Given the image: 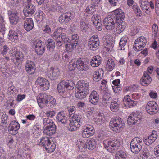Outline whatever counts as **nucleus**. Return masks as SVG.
Returning <instances> with one entry per match:
<instances>
[{
	"label": "nucleus",
	"mask_w": 159,
	"mask_h": 159,
	"mask_svg": "<svg viewBox=\"0 0 159 159\" xmlns=\"http://www.w3.org/2000/svg\"><path fill=\"white\" fill-rule=\"evenodd\" d=\"M117 26L116 28V34H118L122 32L126 27V24L122 21H119V23H116Z\"/></svg>",
	"instance_id": "31"
},
{
	"label": "nucleus",
	"mask_w": 159,
	"mask_h": 159,
	"mask_svg": "<svg viewBox=\"0 0 159 159\" xmlns=\"http://www.w3.org/2000/svg\"><path fill=\"white\" fill-rule=\"evenodd\" d=\"M104 147L108 148L111 147L114 148L113 149H117L120 145L119 142L116 139H110L104 140L103 141Z\"/></svg>",
	"instance_id": "9"
},
{
	"label": "nucleus",
	"mask_w": 159,
	"mask_h": 159,
	"mask_svg": "<svg viewBox=\"0 0 159 159\" xmlns=\"http://www.w3.org/2000/svg\"><path fill=\"white\" fill-rule=\"evenodd\" d=\"M8 38L11 41L14 42L18 39V35L16 32L12 30H10L8 34Z\"/></svg>",
	"instance_id": "35"
},
{
	"label": "nucleus",
	"mask_w": 159,
	"mask_h": 159,
	"mask_svg": "<svg viewBox=\"0 0 159 159\" xmlns=\"http://www.w3.org/2000/svg\"><path fill=\"white\" fill-rule=\"evenodd\" d=\"M132 8L137 16H141L142 15L141 11L138 6L134 5L132 7Z\"/></svg>",
	"instance_id": "51"
},
{
	"label": "nucleus",
	"mask_w": 159,
	"mask_h": 159,
	"mask_svg": "<svg viewBox=\"0 0 159 159\" xmlns=\"http://www.w3.org/2000/svg\"><path fill=\"white\" fill-rule=\"evenodd\" d=\"M134 117V119L135 120V122L137 124H139L142 118L141 115L140 114H135L134 115H132Z\"/></svg>",
	"instance_id": "50"
},
{
	"label": "nucleus",
	"mask_w": 159,
	"mask_h": 159,
	"mask_svg": "<svg viewBox=\"0 0 159 159\" xmlns=\"http://www.w3.org/2000/svg\"><path fill=\"white\" fill-rule=\"evenodd\" d=\"M111 95L108 91H106L103 96L102 101L103 102L107 103L111 100Z\"/></svg>",
	"instance_id": "40"
},
{
	"label": "nucleus",
	"mask_w": 159,
	"mask_h": 159,
	"mask_svg": "<svg viewBox=\"0 0 159 159\" xmlns=\"http://www.w3.org/2000/svg\"><path fill=\"white\" fill-rule=\"evenodd\" d=\"M114 16L116 18V23H119V21H122L125 18L124 13L120 9H117L114 11Z\"/></svg>",
	"instance_id": "21"
},
{
	"label": "nucleus",
	"mask_w": 159,
	"mask_h": 159,
	"mask_svg": "<svg viewBox=\"0 0 159 159\" xmlns=\"http://www.w3.org/2000/svg\"><path fill=\"white\" fill-rule=\"evenodd\" d=\"M127 155L124 151L120 150L116 152V155L115 156L116 159H126Z\"/></svg>",
	"instance_id": "39"
},
{
	"label": "nucleus",
	"mask_w": 159,
	"mask_h": 159,
	"mask_svg": "<svg viewBox=\"0 0 159 159\" xmlns=\"http://www.w3.org/2000/svg\"><path fill=\"white\" fill-rule=\"evenodd\" d=\"M80 71H86L89 69V66L86 64H84L81 58H79L77 60H72L69 63V69L70 71H72L75 68Z\"/></svg>",
	"instance_id": "1"
},
{
	"label": "nucleus",
	"mask_w": 159,
	"mask_h": 159,
	"mask_svg": "<svg viewBox=\"0 0 159 159\" xmlns=\"http://www.w3.org/2000/svg\"><path fill=\"white\" fill-rule=\"evenodd\" d=\"M36 83L40 87H43L44 90L48 89L49 88V82L45 78L40 77H38L36 81Z\"/></svg>",
	"instance_id": "18"
},
{
	"label": "nucleus",
	"mask_w": 159,
	"mask_h": 159,
	"mask_svg": "<svg viewBox=\"0 0 159 159\" xmlns=\"http://www.w3.org/2000/svg\"><path fill=\"white\" fill-rule=\"evenodd\" d=\"M62 28L60 27L58 30H56L52 34V37L55 40H56L58 37L60 36L62 33L60 32L61 30H62Z\"/></svg>",
	"instance_id": "52"
},
{
	"label": "nucleus",
	"mask_w": 159,
	"mask_h": 159,
	"mask_svg": "<svg viewBox=\"0 0 159 159\" xmlns=\"http://www.w3.org/2000/svg\"><path fill=\"white\" fill-rule=\"evenodd\" d=\"M137 45L134 43V46L133 48L135 50V51H138L140 50H142L143 48H144V47H143V45H142V46L140 45H137L138 46H136Z\"/></svg>",
	"instance_id": "63"
},
{
	"label": "nucleus",
	"mask_w": 159,
	"mask_h": 159,
	"mask_svg": "<svg viewBox=\"0 0 159 159\" xmlns=\"http://www.w3.org/2000/svg\"><path fill=\"white\" fill-rule=\"evenodd\" d=\"M32 42L35 46V50L36 53L39 55H42L45 51V46L43 43L39 40H32Z\"/></svg>",
	"instance_id": "6"
},
{
	"label": "nucleus",
	"mask_w": 159,
	"mask_h": 159,
	"mask_svg": "<svg viewBox=\"0 0 159 159\" xmlns=\"http://www.w3.org/2000/svg\"><path fill=\"white\" fill-rule=\"evenodd\" d=\"M10 23L12 25H16L19 20V14L16 11H8Z\"/></svg>",
	"instance_id": "10"
},
{
	"label": "nucleus",
	"mask_w": 159,
	"mask_h": 159,
	"mask_svg": "<svg viewBox=\"0 0 159 159\" xmlns=\"http://www.w3.org/2000/svg\"><path fill=\"white\" fill-rule=\"evenodd\" d=\"M56 114V112L54 111H48L46 113V116L50 118L54 116Z\"/></svg>",
	"instance_id": "61"
},
{
	"label": "nucleus",
	"mask_w": 159,
	"mask_h": 159,
	"mask_svg": "<svg viewBox=\"0 0 159 159\" xmlns=\"http://www.w3.org/2000/svg\"><path fill=\"white\" fill-rule=\"evenodd\" d=\"M9 126H11V127L14 128V129L16 130H18L20 127V124L15 121H11Z\"/></svg>",
	"instance_id": "56"
},
{
	"label": "nucleus",
	"mask_w": 159,
	"mask_h": 159,
	"mask_svg": "<svg viewBox=\"0 0 159 159\" xmlns=\"http://www.w3.org/2000/svg\"><path fill=\"white\" fill-rule=\"evenodd\" d=\"M128 95L125 96L123 100L124 105L129 108L136 105L137 104L136 101L132 100Z\"/></svg>",
	"instance_id": "22"
},
{
	"label": "nucleus",
	"mask_w": 159,
	"mask_h": 159,
	"mask_svg": "<svg viewBox=\"0 0 159 159\" xmlns=\"http://www.w3.org/2000/svg\"><path fill=\"white\" fill-rule=\"evenodd\" d=\"M56 127L55 124L52 122L45 128L43 133L47 135L51 136L56 133Z\"/></svg>",
	"instance_id": "13"
},
{
	"label": "nucleus",
	"mask_w": 159,
	"mask_h": 159,
	"mask_svg": "<svg viewBox=\"0 0 159 159\" xmlns=\"http://www.w3.org/2000/svg\"><path fill=\"white\" fill-rule=\"evenodd\" d=\"M140 6L142 9L147 10L148 8V2L147 0H141Z\"/></svg>",
	"instance_id": "48"
},
{
	"label": "nucleus",
	"mask_w": 159,
	"mask_h": 159,
	"mask_svg": "<svg viewBox=\"0 0 159 159\" xmlns=\"http://www.w3.org/2000/svg\"><path fill=\"white\" fill-rule=\"evenodd\" d=\"M147 39L146 38L143 36H141L137 38L135 41L134 43L137 45H143V47H145L146 45V43H147ZM136 46H138V45Z\"/></svg>",
	"instance_id": "37"
},
{
	"label": "nucleus",
	"mask_w": 159,
	"mask_h": 159,
	"mask_svg": "<svg viewBox=\"0 0 159 159\" xmlns=\"http://www.w3.org/2000/svg\"><path fill=\"white\" fill-rule=\"evenodd\" d=\"M96 140L93 139H89L87 143L86 144L82 145L84 148H88L89 150H92L96 147Z\"/></svg>",
	"instance_id": "30"
},
{
	"label": "nucleus",
	"mask_w": 159,
	"mask_h": 159,
	"mask_svg": "<svg viewBox=\"0 0 159 159\" xmlns=\"http://www.w3.org/2000/svg\"><path fill=\"white\" fill-rule=\"evenodd\" d=\"M9 133L13 135H15L18 133V130H15L14 128L11 127V126H9L8 128Z\"/></svg>",
	"instance_id": "60"
},
{
	"label": "nucleus",
	"mask_w": 159,
	"mask_h": 159,
	"mask_svg": "<svg viewBox=\"0 0 159 159\" xmlns=\"http://www.w3.org/2000/svg\"><path fill=\"white\" fill-rule=\"evenodd\" d=\"M66 36L64 33H62L58 38L56 39V41H66L67 39H66Z\"/></svg>",
	"instance_id": "62"
},
{
	"label": "nucleus",
	"mask_w": 159,
	"mask_h": 159,
	"mask_svg": "<svg viewBox=\"0 0 159 159\" xmlns=\"http://www.w3.org/2000/svg\"><path fill=\"white\" fill-rule=\"evenodd\" d=\"M73 16L70 12H67L60 16L59 18V21L61 23H67L72 19Z\"/></svg>",
	"instance_id": "15"
},
{
	"label": "nucleus",
	"mask_w": 159,
	"mask_h": 159,
	"mask_svg": "<svg viewBox=\"0 0 159 159\" xmlns=\"http://www.w3.org/2000/svg\"><path fill=\"white\" fill-rule=\"evenodd\" d=\"M152 79L148 72H144L143 76L140 80L141 84L143 86H146L150 83Z\"/></svg>",
	"instance_id": "20"
},
{
	"label": "nucleus",
	"mask_w": 159,
	"mask_h": 159,
	"mask_svg": "<svg viewBox=\"0 0 159 159\" xmlns=\"http://www.w3.org/2000/svg\"><path fill=\"white\" fill-rule=\"evenodd\" d=\"M51 120L48 118H45L43 119V124L44 126H46L48 125L52 122H51Z\"/></svg>",
	"instance_id": "64"
},
{
	"label": "nucleus",
	"mask_w": 159,
	"mask_h": 159,
	"mask_svg": "<svg viewBox=\"0 0 159 159\" xmlns=\"http://www.w3.org/2000/svg\"><path fill=\"white\" fill-rule=\"evenodd\" d=\"M96 11V8L94 6H89L85 9L84 12L85 14L88 13L92 15Z\"/></svg>",
	"instance_id": "44"
},
{
	"label": "nucleus",
	"mask_w": 159,
	"mask_h": 159,
	"mask_svg": "<svg viewBox=\"0 0 159 159\" xmlns=\"http://www.w3.org/2000/svg\"><path fill=\"white\" fill-rule=\"evenodd\" d=\"M40 145L45 147L46 150L50 152H53L55 150L54 146L51 143L48 137H43L39 143Z\"/></svg>",
	"instance_id": "7"
},
{
	"label": "nucleus",
	"mask_w": 159,
	"mask_h": 159,
	"mask_svg": "<svg viewBox=\"0 0 159 159\" xmlns=\"http://www.w3.org/2000/svg\"><path fill=\"white\" fill-rule=\"evenodd\" d=\"M25 70L26 72L29 74L34 73L35 70L34 63L32 61H27L25 64Z\"/></svg>",
	"instance_id": "23"
},
{
	"label": "nucleus",
	"mask_w": 159,
	"mask_h": 159,
	"mask_svg": "<svg viewBox=\"0 0 159 159\" xmlns=\"http://www.w3.org/2000/svg\"><path fill=\"white\" fill-rule=\"evenodd\" d=\"M89 92L87 91L76 89L75 92V95L77 98L83 99L86 97L87 94Z\"/></svg>",
	"instance_id": "34"
},
{
	"label": "nucleus",
	"mask_w": 159,
	"mask_h": 159,
	"mask_svg": "<svg viewBox=\"0 0 159 159\" xmlns=\"http://www.w3.org/2000/svg\"><path fill=\"white\" fill-rule=\"evenodd\" d=\"M90 102L93 104H96L98 100V95L95 91H93L89 97Z\"/></svg>",
	"instance_id": "29"
},
{
	"label": "nucleus",
	"mask_w": 159,
	"mask_h": 159,
	"mask_svg": "<svg viewBox=\"0 0 159 159\" xmlns=\"http://www.w3.org/2000/svg\"><path fill=\"white\" fill-rule=\"evenodd\" d=\"M118 103L116 101L112 102L110 106V108L113 111H117L118 108Z\"/></svg>",
	"instance_id": "46"
},
{
	"label": "nucleus",
	"mask_w": 159,
	"mask_h": 159,
	"mask_svg": "<svg viewBox=\"0 0 159 159\" xmlns=\"http://www.w3.org/2000/svg\"><path fill=\"white\" fill-rule=\"evenodd\" d=\"M89 84L87 82L83 80L80 81L77 83V89L89 92Z\"/></svg>",
	"instance_id": "24"
},
{
	"label": "nucleus",
	"mask_w": 159,
	"mask_h": 159,
	"mask_svg": "<svg viewBox=\"0 0 159 159\" xmlns=\"http://www.w3.org/2000/svg\"><path fill=\"white\" fill-rule=\"evenodd\" d=\"M47 46V54L50 55L53 53L54 51L55 43L53 40L49 39L46 42Z\"/></svg>",
	"instance_id": "19"
},
{
	"label": "nucleus",
	"mask_w": 159,
	"mask_h": 159,
	"mask_svg": "<svg viewBox=\"0 0 159 159\" xmlns=\"http://www.w3.org/2000/svg\"><path fill=\"white\" fill-rule=\"evenodd\" d=\"M80 28L82 30H86L88 29V24L85 22L81 21L80 24Z\"/></svg>",
	"instance_id": "59"
},
{
	"label": "nucleus",
	"mask_w": 159,
	"mask_h": 159,
	"mask_svg": "<svg viewBox=\"0 0 159 159\" xmlns=\"http://www.w3.org/2000/svg\"><path fill=\"white\" fill-rule=\"evenodd\" d=\"M149 156V154L147 150L143 151L139 159H147Z\"/></svg>",
	"instance_id": "54"
},
{
	"label": "nucleus",
	"mask_w": 159,
	"mask_h": 159,
	"mask_svg": "<svg viewBox=\"0 0 159 159\" xmlns=\"http://www.w3.org/2000/svg\"><path fill=\"white\" fill-rule=\"evenodd\" d=\"M110 126L113 131L119 132L124 127L125 125L122 119L116 117L111 119L110 123Z\"/></svg>",
	"instance_id": "2"
},
{
	"label": "nucleus",
	"mask_w": 159,
	"mask_h": 159,
	"mask_svg": "<svg viewBox=\"0 0 159 159\" xmlns=\"http://www.w3.org/2000/svg\"><path fill=\"white\" fill-rule=\"evenodd\" d=\"M28 2L25 5L23 9V13L26 16H31L35 12V7L32 4L30 3L31 0H27Z\"/></svg>",
	"instance_id": "8"
},
{
	"label": "nucleus",
	"mask_w": 159,
	"mask_h": 159,
	"mask_svg": "<svg viewBox=\"0 0 159 159\" xmlns=\"http://www.w3.org/2000/svg\"><path fill=\"white\" fill-rule=\"evenodd\" d=\"M102 75L99 72L95 71L93 75V79L95 81H98L102 78Z\"/></svg>",
	"instance_id": "49"
},
{
	"label": "nucleus",
	"mask_w": 159,
	"mask_h": 159,
	"mask_svg": "<svg viewBox=\"0 0 159 159\" xmlns=\"http://www.w3.org/2000/svg\"><path fill=\"white\" fill-rule=\"evenodd\" d=\"M93 23L96 26V28L99 31L102 30L101 20L98 19L97 15H93L92 17Z\"/></svg>",
	"instance_id": "33"
},
{
	"label": "nucleus",
	"mask_w": 159,
	"mask_h": 159,
	"mask_svg": "<svg viewBox=\"0 0 159 159\" xmlns=\"http://www.w3.org/2000/svg\"><path fill=\"white\" fill-rule=\"evenodd\" d=\"M95 130L93 127L90 125H87L82 131V135L84 138H88L94 134Z\"/></svg>",
	"instance_id": "14"
},
{
	"label": "nucleus",
	"mask_w": 159,
	"mask_h": 159,
	"mask_svg": "<svg viewBox=\"0 0 159 159\" xmlns=\"http://www.w3.org/2000/svg\"><path fill=\"white\" fill-rule=\"evenodd\" d=\"M157 137L156 132L153 131L150 136L144 137L143 140L145 144L149 146L155 141Z\"/></svg>",
	"instance_id": "16"
},
{
	"label": "nucleus",
	"mask_w": 159,
	"mask_h": 159,
	"mask_svg": "<svg viewBox=\"0 0 159 159\" xmlns=\"http://www.w3.org/2000/svg\"><path fill=\"white\" fill-rule=\"evenodd\" d=\"M158 31V26L156 24H154L152 26V33L153 35L155 37L157 35Z\"/></svg>",
	"instance_id": "55"
},
{
	"label": "nucleus",
	"mask_w": 159,
	"mask_h": 159,
	"mask_svg": "<svg viewBox=\"0 0 159 159\" xmlns=\"http://www.w3.org/2000/svg\"><path fill=\"white\" fill-rule=\"evenodd\" d=\"M79 41V36L78 35L74 34L72 36L71 42L72 43H76L78 45V43Z\"/></svg>",
	"instance_id": "58"
},
{
	"label": "nucleus",
	"mask_w": 159,
	"mask_h": 159,
	"mask_svg": "<svg viewBox=\"0 0 159 159\" xmlns=\"http://www.w3.org/2000/svg\"><path fill=\"white\" fill-rule=\"evenodd\" d=\"M101 61V57L99 55H96L93 57L90 61V64L92 66L97 67L100 65Z\"/></svg>",
	"instance_id": "26"
},
{
	"label": "nucleus",
	"mask_w": 159,
	"mask_h": 159,
	"mask_svg": "<svg viewBox=\"0 0 159 159\" xmlns=\"http://www.w3.org/2000/svg\"><path fill=\"white\" fill-rule=\"evenodd\" d=\"M24 26L27 31L31 30L34 27V23L32 19L31 18L26 19L25 20Z\"/></svg>",
	"instance_id": "27"
},
{
	"label": "nucleus",
	"mask_w": 159,
	"mask_h": 159,
	"mask_svg": "<svg viewBox=\"0 0 159 159\" xmlns=\"http://www.w3.org/2000/svg\"><path fill=\"white\" fill-rule=\"evenodd\" d=\"M115 66V64L112 59L108 58L106 61V67L108 70H112Z\"/></svg>",
	"instance_id": "38"
},
{
	"label": "nucleus",
	"mask_w": 159,
	"mask_h": 159,
	"mask_svg": "<svg viewBox=\"0 0 159 159\" xmlns=\"http://www.w3.org/2000/svg\"><path fill=\"white\" fill-rule=\"evenodd\" d=\"M15 59L14 60V63L16 65H18L20 64L23 60V55L21 52H18L15 55Z\"/></svg>",
	"instance_id": "32"
},
{
	"label": "nucleus",
	"mask_w": 159,
	"mask_h": 159,
	"mask_svg": "<svg viewBox=\"0 0 159 159\" xmlns=\"http://www.w3.org/2000/svg\"><path fill=\"white\" fill-rule=\"evenodd\" d=\"M74 86V83L70 80H67V81L63 80L58 85V91L60 93H63L68 89H72Z\"/></svg>",
	"instance_id": "3"
},
{
	"label": "nucleus",
	"mask_w": 159,
	"mask_h": 159,
	"mask_svg": "<svg viewBox=\"0 0 159 159\" xmlns=\"http://www.w3.org/2000/svg\"><path fill=\"white\" fill-rule=\"evenodd\" d=\"M127 41V38L126 37H123L121 38L119 43L120 47L121 50H124L125 49V45L126 44Z\"/></svg>",
	"instance_id": "47"
},
{
	"label": "nucleus",
	"mask_w": 159,
	"mask_h": 159,
	"mask_svg": "<svg viewBox=\"0 0 159 159\" xmlns=\"http://www.w3.org/2000/svg\"><path fill=\"white\" fill-rule=\"evenodd\" d=\"M48 106L50 108H53L56 105V100L52 96L50 95L48 99Z\"/></svg>",
	"instance_id": "45"
},
{
	"label": "nucleus",
	"mask_w": 159,
	"mask_h": 159,
	"mask_svg": "<svg viewBox=\"0 0 159 159\" xmlns=\"http://www.w3.org/2000/svg\"><path fill=\"white\" fill-rule=\"evenodd\" d=\"M143 143L140 138L136 137L133 138L130 143V148L134 153H138L141 149Z\"/></svg>",
	"instance_id": "4"
},
{
	"label": "nucleus",
	"mask_w": 159,
	"mask_h": 159,
	"mask_svg": "<svg viewBox=\"0 0 159 159\" xmlns=\"http://www.w3.org/2000/svg\"><path fill=\"white\" fill-rule=\"evenodd\" d=\"M61 9H61V7L59 8L57 6L52 5L51 7H50L48 8V11L49 13L51 14L52 13L56 12L57 10H59L58 11L61 12V11H62L61 10Z\"/></svg>",
	"instance_id": "43"
},
{
	"label": "nucleus",
	"mask_w": 159,
	"mask_h": 159,
	"mask_svg": "<svg viewBox=\"0 0 159 159\" xmlns=\"http://www.w3.org/2000/svg\"><path fill=\"white\" fill-rule=\"evenodd\" d=\"M6 28L5 25L4 23V20H3L1 22H0V32H1L2 35L5 34Z\"/></svg>",
	"instance_id": "57"
},
{
	"label": "nucleus",
	"mask_w": 159,
	"mask_h": 159,
	"mask_svg": "<svg viewBox=\"0 0 159 159\" xmlns=\"http://www.w3.org/2000/svg\"><path fill=\"white\" fill-rule=\"evenodd\" d=\"M157 103L154 101L148 102L146 106V109L147 112L150 114L156 113L157 111Z\"/></svg>",
	"instance_id": "12"
},
{
	"label": "nucleus",
	"mask_w": 159,
	"mask_h": 159,
	"mask_svg": "<svg viewBox=\"0 0 159 159\" xmlns=\"http://www.w3.org/2000/svg\"><path fill=\"white\" fill-rule=\"evenodd\" d=\"M116 22V18L113 16L105 18L103 20L104 25L108 30H113L115 27Z\"/></svg>",
	"instance_id": "5"
},
{
	"label": "nucleus",
	"mask_w": 159,
	"mask_h": 159,
	"mask_svg": "<svg viewBox=\"0 0 159 159\" xmlns=\"http://www.w3.org/2000/svg\"><path fill=\"white\" fill-rule=\"evenodd\" d=\"M49 96V95L45 94H42L39 96L37 99V101L40 108H42L47 105L48 103Z\"/></svg>",
	"instance_id": "11"
},
{
	"label": "nucleus",
	"mask_w": 159,
	"mask_h": 159,
	"mask_svg": "<svg viewBox=\"0 0 159 159\" xmlns=\"http://www.w3.org/2000/svg\"><path fill=\"white\" fill-rule=\"evenodd\" d=\"M56 120L58 122L62 124H66L67 123V117L63 112H59L58 113L56 117Z\"/></svg>",
	"instance_id": "28"
},
{
	"label": "nucleus",
	"mask_w": 159,
	"mask_h": 159,
	"mask_svg": "<svg viewBox=\"0 0 159 159\" xmlns=\"http://www.w3.org/2000/svg\"><path fill=\"white\" fill-rule=\"evenodd\" d=\"M81 125L80 124H78L75 121L70 120L69 124V127H68L70 131H74L77 130V128H79Z\"/></svg>",
	"instance_id": "36"
},
{
	"label": "nucleus",
	"mask_w": 159,
	"mask_h": 159,
	"mask_svg": "<svg viewBox=\"0 0 159 159\" xmlns=\"http://www.w3.org/2000/svg\"><path fill=\"white\" fill-rule=\"evenodd\" d=\"M60 74V71L58 69L51 67L48 69L46 72L47 75L51 80H52L58 76Z\"/></svg>",
	"instance_id": "17"
},
{
	"label": "nucleus",
	"mask_w": 159,
	"mask_h": 159,
	"mask_svg": "<svg viewBox=\"0 0 159 159\" xmlns=\"http://www.w3.org/2000/svg\"><path fill=\"white\" fill-rule=\"evenodd\" d=\"M77 45L76 43H72L71 42L70 43L68 42L65 45V48L66 51L70 52L73 49L75 48Z\"/></svg>",
	"instance_id": "41"
},
{
	"label": "nucleus",
	"mask_w": 159,
	"mask_h": 159,
	"mask_svg": "<svg viewBox=\"0 0 159 159\" xmlns=\"http://www.w3.org/2000/svg\"><path fill=\"white\" fill-rule=\"evenodd\" d=\"M127 121L128 124L129 125H135L136 123L135 120L134 119V117L133 115H131L128 117L127 120Z\"/></svg>",
	"instance_id": "53"
},
{
	"label": "nucleus",
	"mask_w": 159,
	"mask_h": 159,
	"mask_svg": "<svg viewBox=\"0 0 159 159\" xmlns=\"http://www.w3.org/2000/svg\"><path fill=\"white\" fill-rule=\"evenodd\" d=\"M92 39V38L90 39L88 43V46L90 49L92 50H95L98 48L99 45V42H98L97 39H96V41Z\"/></svg>",
	"instance_id": "25"
},
{
	"label": "nucleus",
	"mask_w": 159,
	"mask_h": 159,
	"mask_svg": "<svg viewBox=\"0 0 159 159\" xmlns=\"http://www.w3.org/2000/svg\"><path fill=\"white\" fill-rule=\"evenodd\" d=\"M73 120L71 121H75V122H77L78 124H80V125L82 124L83 122V120L81 116L80 115L75 114L74 115L72 116Z\"/></svg>",
	"instance_id": "42"
}]
</instances>
